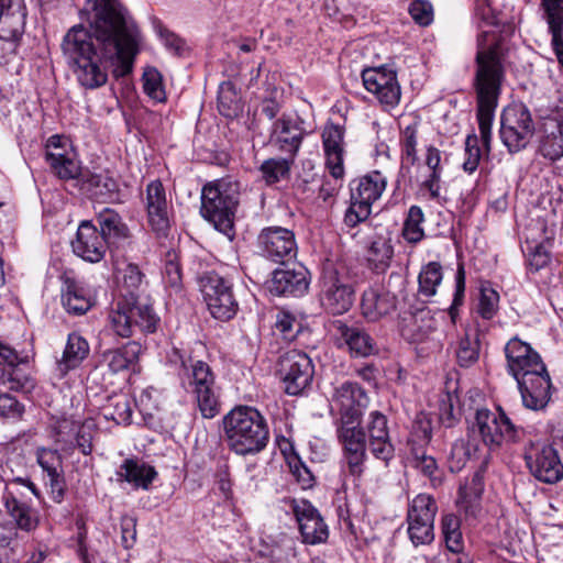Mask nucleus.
Wrapping results in <instances>:
<instances>
[{"mask_svg": "<svg viewBox=\"0 0 563 563\" xmlns=\"http://www.w3.org/2000/svg\"><path fill=\"white\" fill-rule=\"evenodd\" d=\"M465 294V271L463 265H459L455 275V291L453 301L449 308V314L452 323L456 322L459 317V307L463 305Z\"/></svg>", "mask_w": 563, "mask_h": 563, "instance_id": "obj_58", "label": "nucleus"}, {"mask_svg": "<svg viewBox=\"0 0 563 563\" xmlns=\"http://www.w3.org/2000/svg\"><path fill=\"white\" fill-rule=\"evenodd\" d=\"M65 146L66 142L59 135H52L46 143V163L58 178L77 179L80 175V165L67 153Z\"/></svg>", "mask_w": 563, "mask_h": 563, "instance_id": "obj_24", "label": "nucleus"}, {"mask_svg": "<svg viewBox=\"0 0 563 563\" xmlns=\"http://www.w3.org/2000/svg\"><path fill=\"white\" fill-rule=\"evenodd\" d=\"M503 57V41L493 30H482L477 37L475 89L478 129L487 153L490 152L492 124L504 77Z\"/></svg>", "mask_w": 563, "mask_h": 563, "instance_id": "obj_2", "label": "nucleus"}, {"mask_svg": "<svg viewBox=\"0 0 563 563\" xmlns=\"http://www.w3.org/2000/svg\"><path fill=\"white\" fill-rule=\"evenodd\" d=\"M368 402L366 391L357 383L345 380L334 386L330 409L339 413V420H361Z\"/></svg>", "mask_w": 563, "mask_h": 563, "instance_id": "obj_17", "label": "nucleus"}, {"mask_svg": "<svg viewBox=\"0 0 563 563\" xmlns=\"http://www.w3.org/2000/svg\"><path fill=\"white\" fill-rule=\"evenodd\" d=\"M386 185L387 178L378 170L353 180L351 206L344 216V221L349 227H355L369 217L372 205L380 198Z\"/></svg>", "mask_w": 563, "mask_h": 563, "instance_id": "obj_9", "label": "nucleus"}, {"mask_svg": "<svg viewBox=\"0 0 563 563\" xmlns=\"http://www.w3.org/2000/svg\"><path fill=\"white\" fill-rule=\"evenodd\" d=\"M181 268L175 251H168L165 256L163 279L167 287L178 291L181 288Z\"/></svg>", "mask_w": 563, "mask_h": 563, "instance_id": "obj_51", "label": "nucleus"}, {"mask_svg": "<svg viewBox=\"0 0 563 563\" xmlns=\"http://www.w3.org/2000/svg\"><path fill=\"white\" fill-rule=\"evenodd\" d=\"M201 292L213 318L228 321L238 311L231 285L220 275L208 273L200 279Z\"/></svg>", "mask_w": 563, "mask_h": 563, "instance_id": "obj_13", "label": "nucleus"}, {"mask_svg": "<svg viewBox=\"0 0 563 563\" xmlns=\"http://www.w3.org/2000/svg\"><path fill=\"white\" fill-rule=\"evenodd\" d=\"M362 80L364 88L375 95L383 106L394 108L399 103L401 91L396 71L385 66L365 68Z\"/></svg>", "mask_w": 563, "mask_h": 563, "instance_id": "obj_20", "label": "nucleus"}, {"mask_svg": "<svg viewBox=\"0 0 563 563\" xmlns=\"http://www.w3.org/2000/svg\"><path fill=\"white\" fill-rule=\"evenodd\" d=\"M536 132L534 121L529 108L522 102L507 106L500 118V139L510 154L523 151Z\"/></svg>", "mask_w": 563, "mask_h": 563, "instance_id": "obj_8", "label": "nucleus"}, {"mask_svg": "<svg viewBox=\"0 0 563 563\" xmlns=\"http://www.w3.org/2000/svg\"><path fill=\"white\" fill-rule=\"evenodd\" d=\"M344 133L343 126L329 122L321 134L325 166L335 179L344 176Z\"/></svg>", "mask_w": 563, "mask_h": 563, "instance_id": "obj_21", "label": "nucleus"}, {"mask_svg": "<svg viewBox=\"0 0 563 563\" xmlns=\"http://www.w3.org/2000/svg\"><path fill=\"white\" fill-rule=\"evenodd\" d=\"M397 297L383 286H372L364 290L361 310L365 319L376 322L396 310Z\"/></svg>", "mask_w": 563, "mask_h": 563, "instance_id": "obj_26", "label": "nucleus"}, {"mask_svg": "<svg viewBox=\"0 0 563 563\" xmlns=\"http://www.w3.org/2000/svg\"><path fill=\"white\" fill-rule=\"evenodd\" d=\"M7 515L14 526L26 533L34 532L40 526L38 510L32 508L29 504L16 506H4Z\"/></svg>", "mask_w": 563, "mask_h": 563, "instance_id": "obj_44", "label": "nucleus"}, {"mask_svg": "<svg viewBox=\"0 0 563 563\" xmlns=\"http://www.w3.org/2000/svg\"><path fill=\"white\" fill-rule=\"evenodd\" d=\"M76 180L81 181L82 190L102 199L113 198L119 189L115 179L108 174L82 173L80 169Z\"/></svg>", "mask_w": 563, "mask_h": 563, "instance_id": "obj_36", "label": "nucleus"}, {"mask_svg": "<svg viewBox=\"0 0 563 563\" xmlns=\"http://www.w3.org/2000/svg\"><path fill=\"white\" fill-rule=\"evenodd\" d=\"M73 252L84 261L100 262L107 252L108 243L90 221H82L71 241Z\"/></svg>", "mask_w": 563, "mask_h": 563, "instance_id": "obj_22", "label": "nucleus"}, {"mask_svg": "<svg viewBox=\"0 0 563 563\" xmlns=\"http://www.w3.org/2000/svg\"><path fill=\"white\" fill-rule=\"evenodd\" d=\"M307 272L300 269H276L269 284V291L277 296H301L308 290Z\"/></svg>", "mask_w": 563, "mask_h": 563, "instance_id": "obj_30", "label": "nucleus"}, {"mask_svg": "<svg viewBox=\"0 0 563 563\" xmlns=\"http://www.w3.org/2000/svg\"><path fill=\"white\" fill-rule=\"evenodd\" d=\"M118 475L136 488L147 489L157 473L151 465L134 459H126L121 464Z\"/></svg>", "mask_w": 563, "mask_h": 563, "instance_id": "obj_35", "label": "nucleus"}, {"mask_svg": "<svg viewBox=\"0 0 563 563\" xmlns=\"http://www.w3.org/2000/svg\"><path fill=\"white\" fill-rule=\"evenodd\" d=\"M291 162L288 156L285 158L266 159L261 165L263 178L269 185L279 181L289 173Z\"/></svg>", "mask_w": 563, "mask_h": 563, "instance_id": "obj_50", "label": "nucleus"}, {"mask_svg": "<svg viewBox=\"0 0 563 563\" xmlns=\"http://www.w3.org/2000/svg\"><path fill=\"white\" fill-rule=\"evenodd\" d=\"M25 16L23 0H0V31L4 37L22 36Z\"/></svg>", "mask_w": 563, "mask_h": 563, "instance_id": "obj_32", "label": "nucleus"}, {"mask_svg": "<svg viewBox=\"0 0 563 563\" xmlns=\"http://www.w3.org/2000/svg\"><path fill=\"white\" fill-rule=\"evenodd\" d=\"M441 532L446 549L455 554L463 553L464 539L461 531L460 518L453 514H445L441 518Z\"/></svg>", "mask_w": 563, "mask_h": 563, "instance_id": "obj_42", "label": "nucleus"}, {"mask_svg": "<svg viewBox=\"0 0 563 563\" xmlns=\"http://www.w3.org/2000/svg\"><path fill=\"white\" fill-rule=\"evenodd\" d=\"M319 301L327 312L334 316L345 313L353 305V288L339 276L332 265L323 268Z\"/></svg>", "mask_w": 563, "mask_h": 563, "instance_id": "obj_14", "label": "nucleus"}, {"mask_svg": "<svg viewBox=\"0 0 563 563\" xmlns=\"http://www.w3.org/2000/svg\"><path fill=\"white\" fill-rule=\"evenodd\" d=\"M223 438L238 455H253L263 451L269 441L265 417L252 406H235L222 418Z\"/></svg>", "mask_w": 563, "mask_h": 563, "instance_id": "obj_4", "label": "nucleus"}, {"mask_svg": "<svg viewBox=\"0 0 563 563\" xmlns=\"http://www.w3.org/2000/svg\"><path fill=\"white\" fill-rule=\"evenodd\" d=\"M36 460L48 477L52 498L60 503L65 493V479L63 475V461L56 450L41 448L36 451Z\"/></svg>", "mask_w": 563, "mask_h": 563, "instance_id": "obj_29", "label": "nucleus"}, {"mask_svg": "<svg viewBox=\"0 0 563 563\" xmlns=\"http://www.w3.org/2000/svg\"><path fill=\"white\" fill-rule=\"evenodd\" d=\"M525 461L530 473L540 482L555 484L563 478V463L550 444L530 442L525 450Z\"/></svg>", "mask_w": 563, "mask_h": 563, "instance_id": "obj_15", "label": "nucleus"}, {"mask_svg": "<svg viewBox=\"0 0 563 563\" xmlns=\"http://www.w3.org/2000/svg\"><path fill=\"white\" fill-rule=\"evenodd\" d=\"M258 247L263 256L276 262L285 263L296 257L298 246L295 233L283 227H268L258 235Z\"/></svg>", "mask_w": 563, "mask_h": 563, "instance_id": "obj_18", "label": "nucleus"}, {"mask_svg": "<svg viewBox=\"0 0 563 563\" xmlns=\"http://www.w3.org/2000/svg\"><path fill=\"white\" fill-rule=\"evenodd\" d=\"M88 4V30L82 25L73 26L65 35L63 49L75 65L79 84L96 89L108 81L109 66H113L115 78L132 73L141 33L119 0H89Z\"/></svg>", "mask_w": 563, "mask_h": 563, "instance_id": "obj_1", "label": "nucleus"}, {"mask_svg": "<svg viewBox=\"0 0 563 563\" xmlns=\"http://www.w3.org/2000/svg\"><path fill=\"white\" fill-rule=\"evenodd\" d=\"M146 210L153 231L159 235H166L170 225L169 203L159 180H153L146 187Z\"/></svg>", "mask_w": 563, "mask_h": 563, "instance_id": "obj_23", "label": "nucleus"}, {"mask_svg": "<svg viewBox=\"0 0 563 563\" xmlns=\"http://www.w3.org/2000/svg\"><path fill=\"white\" fill-rule=\"evenodd\" d=\"M277 375L288 395H299L312 380L313 365L311 358L298 350L287 351L278 360Z\"/></svg>", "mask_w": 563, "mask_h": 563, "instance_id": "obj_12", "label": "nucleus"}, {"mask_svg": "<svg viewBox=\"0 0 563 563\" xmlns=\"http://www.w3.org/2000/svg\"><path fill=\"white\" fill-rule=\"evenodd\" d=\"M62 305L68 313L81 316L91 308V299L84 287L68 280L62 292Z\"/></svg>", "mask_w": 563, "mask_h": 563, "instance_id": "obj_41", "label": "nucleus"}, {"mask_svg": "<svg viewBox=\"0 0 563 563\" xmlns=\"http://www.w3.org/2000/svg\"><path fill=\"white\" fill-rule=\"evenodd\" d=\"M409 14L419 25L428 26L433 21L432 4L426 0H415L409 5Z\"/></svg>", "mask_w": 563, "mask_h": 563, "instance_id": "obj_60", "label": "nucleus"}, {"mask_svg": "<svg viewBox=\"0 0 563 563\" xmlns=\"http://www.w3.org/2000/svg\"><path fill=\"white\" fill-rule=\"evenodd\" d=\"M120 279L122 282L123 287H125L129 291L128 297H134V290H136L142 282L143 274L137 265L129 263L125 264L123 268L118 269Z\"/></svg>", "mask_w": 563, "mask_h": 563, "instance_id": "obj_56", "label": "nucleus"}, {"mask_svg": "<svg viewBox=\"0 0 563 563\" xmlns=\"http://www.w3.org/2000/svg\"><path fill=\"white\" fill-rule=\"evenodd\" d=\"M394 256V247L390 239L378 236L369 245L367 261L376 272H385Z\"/></svg>", "mask_w": 563, "mask_h": 563, "instance_id": "obj_43", "label": "nucleus"}, {"mask_svg": "<svg viewBox=\"0 0 563 563\" xmlns=\"http://www.w3.org/2000/svg\"><path fill=\"white\" fill-rule=\"evenodd\" d=\"M107 320L111 332L122 339L137 333H153L159 322L153 307L140 302L135 297L117 298L109 309Z\"/></svg>", "mask_w": 563, "mask_h": 563, "instance_id": "obj_6", "label": "nucleus"}, {"mask_svg": "<svg viewBox=\"0 0 563 563\" xmlns=\"http://www.w3.org/2000/svg\"><path fill=\"white\" fill-rule=\"evenodd\" d=\"M437 321L428 308L404 313L400 321V332L409 342H423L435 330Z\"/></svg>", "mask_w": 563, "mask_h": 563, "instance_id": "obj_28", "label": "nucleus"}, {"mask_svg": "<svg viewBox=\"0 0 563 563\" xmlns=\"http://www.w3.org/2000/svg\"><path fill=\"white\" fill-rule=\"evenodd\" d=\"M133 399L124 393L109 396L101 408V413L107 420L117 424H130L132 418Z\"/></svg>", "mask_w": 563, "mask_h": 563, "instance_id": "obj_38", "label": "nucleus"}, {"mask_svg": "<svg viewBox=\"0 0 563 563\" xmlns=\"http://www.w3.org/2000/svg\"><path fill=\"white\" fill-rule=\"evenodd\" d=\"M475 428L489 449H497L505 441L518 442L522 433V430L517 428L500 408L498 412L486 408L478 409L475 416Z\"/></svg>", "mask_w": 563, "mask_h": 563, "instance_id": "obj_11", "label": "nucleus"}, {"mask_svg": "<svg viewBox=\"0 0 563 563\" xmlns=\"http://www.w3.org/2000/svg\"><path fill=\"white\" fill-rule=\"evenodd\" d=\"M303 124L299 115L284 113L272 124L269 144L294 161L307 134Z\"/></svg>", "mask_w": 563, "mask_h": 563, "instance_id": "obj_16", "label": "nucleus"}, {"mask_svg": "<svg viewBox=\"0 0 563 563\" xmlns=\"http://www.w3.org/2000/svg\"><path fill=\"white\" fill-rule=\"evenodd\" d=\"M97 221L101 229V232L99 233L104 236V241L107 243H118L129 238V229L126 224L114 210L104 208L98 213Z\"/></svg>", "mask_w": 563, "mask_h": 563, "instance_id": "obj_37", "label": "nucleus"}, {"mask_svg": "<svg viewBox=\"0 0 563 563\" xmlns=\"http://www.w3.org/2000/svg\"><path fill=\"white\" fill-rule=\"evenodd\" d=\"M539 152L552 162L563 157V113L555 111L543 118Z\"/></svg>", "mask_w": 563, "mask_h": 563, "instance_id": "obj_27", "label": "nucleus"}, {"mask_svg": "<svg viewBox=\"0 0 563 563\" xmlns=\"http://www.w3.org/2000/svg\"><path fill=\"white\" fill-rule=\"evenodd\" d=\"M141 353L142 345L136 341H130L121 347L104 351L101 362L111 373L118 374L134 368Z\"/></svg>", "mask_w": 563, "mask_h": 563, "instance_id": "obj_31", "label": "nucleus"}, {"mask_svg": "<svg viewBox=\"0 0 563 563\" xmlns=\"http://www.w3.org/2000/svg\"><path fill=\"white\" fill-rule=\"evenodd\" d=\"M218 108L221 114L225 117L235 115L239 110V101L234 87L230 82L220 86L218 95Z\"/></svg>", "mask_w": 563, "mask_h": 563, "instance_id": "obj_54", "label": "nucleus"}, {"mask_svg": "<svg viewBox=\"0 0 563 563\" xmlns=\"http://www.w3.org/2000/svg\"><path fill=\"white\" fill-rule=\"evenodd\" d=\"M369 450L372 454L385 463L394 456L387 417L378 410L371 411L366 422Z\"/></svg>", "mask_w": 563, "mask_h": 563, "instance_id": "obj_25", "label": "nucleus"}, {"mask_svg": "<svg viewBox=\"0 0 563 563\" xmlns=\"http://www.w3.org/2000/svg\"><path fill=\"white\" fill-rule=\"evenodd\" d=\"M286 503L294 511L303 543L316 545L328 540V526L311 503L305 499H289Z\"/></svg>", "mask_w": 563, "mask_h": 563, "instance_id": "obj_19", "label": "nucleus"}, {"mask_svg": "<svg viewBox=\"0 0 563 563\" xmlns=\"http://www.w3.org/2000/svg\"><path fill=\"white\" fill-rule=\"evenodd\" d=\"M413 467L423 476L428 477L432 487H438L442 483V473L438 466L435 459L427 455L424 452L413 450Z\"/></svg>", "mask_w": 563, "mask_h": 563, "instance_id": "obj_47", "label": "nucleus"}, {"mask_svg": "<svg viewBox=\"0 0 563 563\" xmlns=\"http://www.w3.org/2000/svg\"><path fill=\"white\" fill-rule=\"evenodd\" d=\"M481 156L482 152L478 146V137L475 134L467 135L465 140V161L463 163V169L468 174L474 173L478 167Z\"/></svg>", "mask_w": 563, "mask_h": 563, "instance_id": "obj_57", "label": "nucleus"}, {"mask_svg": "<svg viewBox=\"0 0 563 563\" xmlns=\"http://www.w3.org/2000/svg\"><path fill=\"white\" fill-rule=\"evenodd\" d=\"M550 32L563 30V0H541Z\"/></svg>", "mask_w": 563, "mask_h": 563, "instance_id": "obj_55", "label": "nucleus"}, {"mask_svg": "<svg viewBox=\"0 0 563 563\" xmlns=\"http://www.w3.org/2000/svg\"><path fill=\"white\" fill-rule=\"evenodd\" d=\"M507 368L518 383L523 406L541 410L551 399V378L540 354L519 339L511 338L505 345Z\"/></svg>", "mask_w": 563, "mask_h": 563, "instance_id": "obj_3", "label": "nucleus"}, {"mask_svg": "<svg viewBox=\"0 0 563 563\" xmlns=\"http://www.w3.org/2000/svg\"><path fill=\"white\" fill-rule=\"evenodd\" d=\"M275 327L285 340H292L299 332L300 324L290 313L279 312L277 314Z\"/></svg>", "mask_w": 563, "mask_h": 563, "instance_id": "obj_61", "label": "nucleus"}, {"mask_svg": "<svg viewBox=\"0 0 563 563\" xmlns=\"http://www.w3.org/2000/svg\"><path fill=\"white\" fill-rule=\"evenodd\" d=\"M89 343L84 336L77 332L68 334L62 360L58 362L59 372L66 374L68 371L78 367L89 355Z\"/></svg>", "mask_w": 563, "mask_h": 563, "instance_id": "obj_34", "label": "nucleus"}, {"mask_svg": "<svg viewBox=\"0 0 563 563\" xmlns=\"http://www.w3.org/2000/svg\"><path fill=\"white\" fill-rule=\"evenodd\" d=\"M27 493L38 496V490L34 483L22 477L12 478L5 483L1 503L3 507L29 504Z\"/></svg>", "mask_w": 563, "mask_h": 563, "instance_id": "obj_40", "label": "nucleus"}, {"mask_svg": "<svg viewBox=\"0 0 563 563\" xmlns=\"http://www.w3.org/2000/svg\"><path fill=\"white\" fill-rule=\"evenodd\" d=\"M121 542L125 549H130L136 541V520L133 517L121 518Z\"/></svg>", "mask_w": 563, "mask_h": 563, "instance_id": "obj_64", "label": "nucleus"}, {"mask_svg": "<svg viewBox=\"0 0 563 563\" xmlns=\"http://www.w3.org/2000/svg\"><path fill=\"white\" fill-rule=\"evenodd\" d=\"M470 450L464 440H456L451 448L449 455L450 468L460 471L470 459Z\"/></svg>", "mask_w": 563, "mask_h": 563, "instance_id": "obj_62", "label": "nucleus"}, {"mask_svg": "<svg viewBox=\"0 0 563 563\" xmlns=\"http://www.w3.org/2000/svg\"><path fill=\"white\" fill-rule=\"evenodd\" d=\"M144 92L156 102L166 101V92L163 85L162 74L154 67L145 68L143 76Z\"/></svg>", "mask_w": 563, "mask_h": 563, "instance_id": "obj_48", "label": "nucleus"}, {"mask_svg": "<svg viewBox=\"0 0 563 563\" xmlns=\"http://www.w3.org/2000/svg\"><path fill=\"white\" fill-rule=\"evenodd\" d=\"M456 361L462 367H471L479 357V341L476 336L471 338L467 334L459 341L456 349Z\"/></svg>", "mask_w": 563, "mask_h": 563, "instance_id": "obj_49", "label": "nucleus"}, {"mask_svg": "<svg viewBox=\"0 0 563 563\" xmlns=\"http://www.w3.org/2000/svg\"><path fill=\"white\" fill-rule=\"evenodd\" d=\"M240 183L231 176L210 181L201 190L202 217L229 238L233 236V222L240 202Z\"/></svg>", "mask_w": 563, "mask_h": 563, "instance_id": "obj_5", "label": "nucleus"}, {"mask_svg": "<svg viewBox=\"0 0 563 563\" xmlns=\"http://www.w3.org/2000/svg\"><path fill=\"white\" fill-rule=\"evenodd\" d=\"M338 329L352 355L366 357L377 351L374 339L363 329L344 323H340Z\"/></svg>", "mask_w": 563, "mask_h": 563, "instance_id": "obj_33", "label": "nucleus"}, {"mask_svg": "<svg viewBox=\"0 0 563 563\" xmlns=\"http://www.w3.org/2000/svg\"><path fill=\"white\" fill-rule=\"evenodd\" d=\"M499 294L490 288L483 286L477 303V313L485 320H490L495 317L498 310Z\"/></svg>", "mask_w": 563, "mask_h": 563, "instance_id": "obj_52", "label": "nucleus"}, {"mask_svg": "<svg viewBox=\"0 0 563 563\" xmlns=\"http://www.w3.org/2000/svg\"><path fill=\"white\" fill-rule=\"evenodd\" d=\"M424 214L419 206H411L402 227V236L410 244H417L424 238L422 223Z\"/></svg>", "mask_w": 563, "mask_h": 563, "instance_id": "obj_46", "label": "nucleus"}, {"mask_svg": "<svg viewBox=\"0 0 563 563\" xmlns=\"http://www.w3.org/2000/svg\"><path fill=\"white\" fill-rule=\"evenodd\" d=\"M96 433V424L92 420H86L78 429L76 442L84 454H89L92 450V440Z\"/></svg>", "mask_w": 563, "mask_h": 563, "instance_id": "obj_63", "label": "nucleus"}, {"mask_svg": "<svg viewBox=\"0 0 563 563\" xmlns=\"http://www.w3.org/2000/svg\"><path fill=\"white\" fill-rule=\"evenodd\" d=\"M443 271L439 262H429L423 265L418 276V291L423 297H432L442 283Z\"/></svg>", "mask_w": 563, "mask_h": 563, "instance_id": "obj_45", "label": "nucleus"}, {"mask_svg": "<svg viewBox=\"0 0 563 563\" xmlns=\"http://www.w3.org/2000/svg\"><path fill=\"white\" fill-rule=\"evenodd\" d=\"M25 411L24 405L9 394L0 395V418L20 420Z\"/></svg>", "mask_w": 563, "mask_h": 563, "instance_id": "obj_59", "label": "nucleus"}, {"mask_svg": "<svg viewBox=\"0 0 563 563\" xmlns=\"http://www.w3.org/2000/svg\"><path fill=\"white\" fill-rule=\"evenodd\" d=\"M24 364H16L10 367H2L1 379L11 390L30 393L35 387V382L31 376L29 358H23Z\"/></svg>", "mask_w": 563, "mask_h": 563, "instance_id": "obj_39", "label": "nucleus"}, {"mask_svg": "<svg viewBox=\"0 0 563 563\" xmlns=\"http://www.w3.org/2000/svg\"><path fill=\"white\" fill-rule=\"evenodd\" d=\"M361 420H338L336 433L340 443L366 442Z\"/></svg>", "mask_w": 563, "mask_h": 563, "instance_id": "obj_53", "label": "nucleus"}, {"mask_svg": "<svg viewBox=\"0 0 563 563\" xmlns=\"http://www.w3.org/2000/svg\"><path fill=\"white\" fill-rule=\"evenodd\" d=\"M181 365L184 367L183 387L194 397L205 419L214 418L221 409L220 388L217 386L216 375L210 365L203 361L191 362L189 366L181 361Z\"/></svg>", "mask_w": 563, "mask_h": 563, "instance_id": "obj_7", "label": "nucleus"}, {"mask_svg": "<svg viewBox=\"0 0 563 563\" xmlns=\"http://www.w3.org/2000/svg\"><path fill=\"white\" fill-rule=\"evenodd\" d=\"M435 499L429 494H418L407 509V534L415 547L429 545L434 540Z\"/></svg>", "mask_w": 563, "mask_h": 563, "instance_id": "obj_10", "label": "nucleus"}]
</instances>
